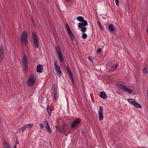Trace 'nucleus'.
<instances>
[{"label": "nucleus", "mask_w": 148, "mask_h": 148, "mask_svg": "<svg viewBox=\"0 0 148 148\" xmlns=\"http://www.w3.org/2000/svg\"><path fill=\"white\" fill-rule=\"evenodd\" d=\"M4 50L2 46H0V63L1 62L3 58Z\"/></svg>", "instance_id": "f8f14e48"}, {"label": "nucleus", "mask_w": 148, "mask_h": 148, "mask_svg": "<svg viewBox=\"0 0 148 148\" xmlns=\"http://www.w3.org/2000/svg\"><path fill=\"white\" fill-rule=\"evenodd\" d=\"M143 73L145 74H147V71L145 68H144L143 71Z\"/></svg>", "instance_id": "c85d7f7f"}, {"label": "nucleus", "mask_w": 148, "mask_h": 148, "mask_svg": "<svg viewBox=\"0 0 148 148\" xmlns=\"http://www.w3.org/2000/svg\"><path fill=\"white\" fill-rule=\"evenodd\" d=\"M45 125H46L45 127H47L48 125L49 126V123H48V122L47 121H45Z\"/></svg>", "instance_id": "473e14b6"}, {"label": "nucleus", "mask_w": 148, "mask_h": 148, "mask_svg": "<svg viewBox=\"0 0 148 148\" xmlns=\"http://www.w3.org/2000/svg\"><path fill=\"white\" fill-rule=\"evenodd\" d=\"M58 57L61 62L64 61V59L62 53L58 54Z\"/></svg>", "instance_id": "5701e85b"}, {"label": "nucleus", "mask_w": 148, "mask_h": 148, "mask_svg": "<svg viewBox=\"0 0 148 148\" xmlns=\"http://www.w3.org/2000/svg\"><path fill=\"white\" fill-rule=\"evenodd\" d=\"M102 49L100 48H99L97 50V53H100Z\"/></svg>", "instance_id": "2f4dec72"}, {"label": "nucleus", "mask_w": 148, "mask_h": 148, "mask_svg": "<svg viewBox=\"0 0 148 148\" xmlns=\"http://www.w3.org/2000/svg\"><path fill=\"white\" fill-rule=\"evenodd\" d=\"M82 37L83 39H85L87 37V35L85 33H83L82 35Z\"/></svg>", "instance_id": "cd10ccee"}, {"label": "nucleus", "mask_w": 148, "mask_h": 148, "mask_svg": "<svg viewBox=\"0 0 148 148\" xmlns=\"http://www.w3.org/2000/svg\"><path fill=\"white\" fill-rule=\"evenodd\" d=\"M56 85L55 84H53L52 86V98L53 101H56V97L57 95V91L56 90Z\"/></svg>", "instance_id": "6e6552de"}, {"label": "nucleus", "mask_w": 148, "mask_h": 148, "mask_svg": "<svg viewBox=\"0 0 148 148\" xmlns=\"http://www.w3.org/2000/svg\"><path fill=\"white\" fill-rule=\"evenodd\" d=\"M23 70L25 71H27L28 68V60L26 56L24 54L23 58Z\"/></svg>", "instance_id": "20e7f679"}, {"label": "nucleus", "mask_w": 148, "mask_h": 148, "mask_svg": "<svg viewBox=\"0 0 148 148\" xmlns=\"http://www.w3.org/2000/svg\"><path fill=\"white\" fill-rule=\"evenodd\" d=\"M117 88L118 89L124 91L125 92H127L129 93H131L132 90L130 89L127 88L126 86L122 85H119L118 86Z\"/></svg>", "instance_id": "423d86ee"}, {"label": "nucleus", "mask_w": 148, "mask_h": 148, "mask_svg": "<svg viewBox=\"0 0 148 148\" xmlns=\"http://www.w3.org/2000/svg\"><path fill=\"white\" fill-rule=\"evenodd\" d=\"M128 101L129 102L131 103L136 107L139 108H142V106L134 99L131 98H129L128 99Z\"/></svg>", "instance_id": "0eeeda50"}, {"label": "nucleus", "mask_w": 148, "mask_h": 148, "mask_svg": "<svg viewBox=\"0 0 148 148\" xmlns=\"http://www.w3.org/2000/svg\"><path fill=\"white\" fill-rule=\"evenodd\" d=\"M81 28V32L84 33L86 32V31L87 30V28L86 27H85V26L84 27H82Z\"/></svg>", "instance_id": "a878e982"}, {"label": "nucleus", "mask_w": 148, "mask_h": 148, "mask_svg": "<svg viewBox=\"0 0 148 148\" xmlns=\"http://www.w3.org/2000/svg\"><path fill=\"white\" fill-rule=\"evenodd\" d=\"M77 19L80 22H82L84 19L83 17L81 16H78L77 17Z\"/></svg>", "instance_id": "393cba45"}, {"label": "nucleus", "mask_w": 148, "mask_h": 148, "mask_svg": "<svg viewBox=\"0 0 148 148\" xmlns=\"http://www.w3.org/2000/svg\"><path fill=\"white\" fill-rule=\"evenodd\" d=\"M3 143L4 146V148H11L7 142L5 141H3Z\"/></svg>", "instance_id": "6ab92c4d"}, {"label": "nucleus", "mask_w": 148, "mask_h": 148, "mask_svg": "<svg viewBox=\"0 0 148 148\" xmlns=\"http://www.w3.org/2000/svg\"><path fill=\"white\" fill-rule=\"evenodd\" d=\"M54 67L58 76L60 77L62 75V71L60 70L59 66L58 65L57 61H54Z\"/></svg>", "instance_id": "39448f33"}, {"label": "nucleus", "mask_w": 148, "mask_h": 148, "mask_svg": "<svg viewBox=\"0 0 148 148\" xmlns=\"http://www.w3.org/2000/svg\"><path fill=\"white\" fill-rule=\"evenodd\" d=\"M147 32L148 34V28L147 29Z\"/></svg>", "instance_id": "58836bf2"}, {"label": "nucleus", "mask_w": 148, "mask_h": 148, "mask_svg": "<svg viewBox=\"0 0 148 148\" xmlns=\"http://www.w3.org/2000/svg\"><path fill=\"white\" fill-rule=\"evenodd\" d=\"M100 96L102 98L105 99L107 97L106 94L104 91H102L100 93Z\"/></svg>", "instance_id": "f3484780"}, {"label": "nucleus", "mask_w": 148, "mask_h": 148, "mask_svg": "<svg viewBox=\"0 0 148 148\" xmlns=\"http://www.w3.org/2000/svg\"><path fill=\"white\" fill-rule=\"evenodd\" d=\"M88 25L87 21L85 20L84 19L82 23H78V27L79 28L82 27L86 26Z\"/></svg>", "instance_id": "4468645a"}, {"label": "nucleus", "mask_w": 148, "mask_h": 148, "mask_svg": "<svg viewBox=\"0 0 148 148\" xmlns=\"http://www.w3.org/2000/svg\"><path fill=\"white\" fill-rule=\"evenodd\" d=\"M118 64H115V66H113V69H116V68L117 67V66H118Z\"/></svg>", "instance_id": "72a5a7b5"}, {"label": "nucleus", "mask_w": 148, "mask_h": 148, "mask_svg": "<svg viewBox=\"0 0 148 148\" xmlns=\"http://www.w3.org/2000/svg\"><path fill=\"white\" fill-rule=\"evenodd\" d=\"M36 79L34 75H31L27 80L26 84L28 87L32 86L36 82Z\"/></svg>", "instance_id": "f03ea898"}, {"label": "nucleus", "mask_w": 148, "mask_h": 148, "mask_svg": "<svg viewBox=\"0 0 148 148\" xmlns=\"http://www.w3.org/2000/svg\"><path fill=\"white\" fill-rule=\"evenodd\" d=\"M97 23L99 26L100 29L102 30L103 29V27L101 26L100 23L99 22V21H98Z\"/></svg>", "instance_id": "bb28decb"}, {"label": "nucleus", "mask_w": 148, "mask_h": 148, "mask_svg": "<svg viewBox=\"0 0 148 148\" xmlns=\"http://www.w3.org/2000/svg\"><path fill=\"white\" fill-rule=\"evenodd\" d=\"M14 148H16V145H14Z\"/></svg>", "instance_id": "4c0bfd02"}, {"label": "nucleus", "mask_w": 148, "mask_h": 148, "mask_svg": "<svg viewBox=\"0 0 148 148\" xmlns=\"http://www.w3.org/2000/svg\"><path fill=\"white\" fill-rule=\"evenodd\" d=\"M32 21L33 23H34V20L33 18H32Z\"/></svg>", "instance_id": "e433bc0d"}, {"label": "nucleus", "mask_w": 148, "mask_h": 148, "mask_svg": "<svg viewBox=\"0 0 148 148\" xmlns=\"http://www.w3.org/2000/svg\"><path fill=\"white\" fill-rule=\"evenodd\" d=\"M40 125L41 128L42 129L43 128L44 126L43 124L41 123L40 124Z\"/></svg>", "instance_id": "f704fd0d"}, {"label": "nucleus", "mask_w": 148, "mask_h": 148, "mask_svg": "<svg viewBox=\"0 0 148 148\" xmlns=\"http://www.w3.org/2000/svg\"><path fill=\"white\" fill-rule=\"evenodd\" d=\"M81 122V120L79 119H77L76 120L74 121L71 125V127L72 128H74L75 126L78 125Z\"/></svg>", "instance_id": "ddd939ff"}, {"label": "nucleus", "mask_w": 148, "mask_h": 148, "mask_svg": "<svg viewBox=\"0 0 148 148\" xmlns=\"http://www.w3.org/2000/svg\"><path fill=\"white\" fill-rule=\"evenodd\" d=\"M28 34L25 31L22 33L20 38V40L22 45H27V39Z\"/></svg>", "instance_id": "f257e3e1"}, {"label": "nucleus", "mask_w": 148, "mask_h": 148, "mask_svg": "<svg viewBox=\"0 0 148 148\" xmlns=\"http://www.w3.org/2000/svg\"><path fill=\"white\" fill-rule=\"evenodd\" d=\"M58 129L59 132L62 133H64L65 131L64 129V126L62 127H58Z\"/></svg>", "instance_id": "412c9836"}, {"label": "nucleus", "mask_w": 148, "mask_h": 148, "mask_svg": "<svg viewBox=\"0 0 148 148\" xmlns=\"http://www.w3.org/2000/svg\"><path fill=\"white\" fill-rule=\"evenodd\" d=\"M43 66L41 64L37 65L36 67V71L38 73L42 72Z\"/></svg>", "instance_id": "2eb2a0df"}, {"label": "nucleus", "mask_w": 148, "mask_h": 148, "mask_svg": "<svg viewBox=\"0 0 148 148\" xmlns=\"http://www.w3.org/2000/svg\"><path fill=\"white\" fill-rule=\"evenodd\" d=\"M32 35L35 47V48H38L39 47V43L37 36L36 35L35 32H32Z\"/></svg>", "instance_id": "7ed1b4c3"}, {"label": "nucleus", "mask_w": 148, "mask_h": 148, "mask_svg": "<svg viewBox=\"0 0 148 148\" xmlns=\"http://www.w3.org/2000/svg\"><path fill=\"white\" fill-rule=\"evenodd\" d=\"M56 49L57 52L58 54L62 53L60 47L58 46H56Z\"/></svg>", "instance_id": "4be33fe9"}, {"label": "nucleus", "mask_w": 148, "mask_h": 148, "mask_svg": "<svg viewBox=\"0 0 148 148\" xmlns=\"http://www.w3.org/2000/svg\"><path fill=\"white\" fill-rule=\"evenodd\" d=\"M103 108L102 106H100L99 110V119L100 121L102 120L103 118Z\"/></svg>", "instance_id": "9b49d317"}, {"label": "nucleus", "mask_w": 148, "mask_h": 148, "mask_svg": "<svg viewBox=\"0 0 148 148\" xmlns=\"http://www.w3.org/2000/svg\"><path fill=\"white\" fill-rule=\"evenodd\" d=\"M19 144V141L18 140H16V143H15V145H16V144Z\"/></svg>", "instance_id": "c9c22d12"}, {"label": "nucleus", "mask_w": 148, "mask_h": 148, "mask_svg": "<svg viewBox=\"0 0 148 148\" xmlns=\"http://www.w3.org/2000/svg\"><path fill=\"white\" fill-rule=\"evenodd\" d=\"M65 25L67 29L69 35L71 40L72 41H74L75 39V37L71 31L69 27L67 24H66Z\"/></svg>", "instance_id": "1a4fd4ad"}, {"label": "nucleus", "mask_w": 148, "mask_h": 148, "mask_svg": "<svg viewBox=\"0 0 148 148\" xmlns=\"http://www.w3.org/2000/svg\"><path fill=\"white\" fill-rule=\"evenodd\" d=\"M109 30L110 32H112L115 29L114 26L112 24H110L108 27Z\"/></svg>", "instance_id": "a211bd4d"}, {"label": "nucleus", "mask_w": 148, "mask_h": 148, "mask_svg": "<svg viewBox=\"0 0 148 148\" xmlns=\"http://www.w3.org/2000/svg\"><path fill=\"white\" fill-rule=\"evenodd\" d=\"M88 59L90 60L91 62H93L92 58L91 56H89L88 57Z\"/></svg>", "instance_id": "c756f323"}, {"label": "nucleus", "mask_w": 148, "mask_h": 148, "mask_svg": "<svg viewBox=\"0 0 148 148\" xmlns=\"http://www.w3.org/2000/svg\"><path fill=\"white\" fill-rule=\"evenodd\" d=\"M45 127L47 130V131L49 133H51V130L50 126H49L48 125L47 127Z\"/></svg>", "instance_id": "b1692460"}, {"label": "nucleus", "mask_w": 148, "mask_h": 148, "mask_svg": "<svg viewBox=\"0 0 148 148\" xmlns=\"http://www.w3.org/2000/svg\"><path fill=\"white\" fill-rule=\"evenodd\" d=\"M33 126V125L32 124L29 123L23 126L22 127L20 128L19 130H21L23 132L24 131L26 130L27 128L29 129L32 128Z\"/></svg>", "instance_id": "9d476101"}, {"label": "nucleus", "mask_w": 148, "mask_h": 148, "mask_svg": "<svg viewBox=\"0 0 148 148\" xmlns=\"http://www.w3.org/2000/svg\"><path fill=\"white\" fill-rule=\"evenodd\" d=\"M115 1L116 5L117 6H118L119 5V0H115Z\"/></svg>", "instance_id": "7c9ffc66"}, {"label": "nucleus", "mask_w": 148, "mask_h": 148, "mask_svg": "<svg viewBox=\"0 0 148 148\" xmlns=\"http://www.w3.org/2000/svg\"><path fill=\"white\" fill-rule=\"evenodd\" d=\"M66 68H67V69L68 72L70 75V77L71 79V81L73 83V84H74V81L73 79V76L72 75L71 72L69 67L68 66L66 67Z\"/></svg>", "instance_id": "dca6fc26"}, {"label": "nucleus", "mask_w": 148, "mask_h": 148, "mask_svg": "<svg viewBox=\"0 0 148 148\" xmlns=\"http://www.w3.org/2000/svg\"><path fill=\"white\" fill-rule=\"evenodd\" d=\"M66 1L67 2H69V1H70L71 0H66Z\"/></svg>", "instance_id": "ea45409f"}, {"label": "nucleus", "mask_w": 148, "mask_h": 148, "mask_svg": "<svg viewBox=\"0 0 148 148\" xmlns=\"http://www.w3.org/2000/svg\"><path fill=\"white\" fill-rule=\"evenodd\" d=\"M47 110L48 113V114L50 116L51 114L52 110H51V108L49 106H48L47 107Z\"/></svg>", "instance_id": "aec40b11"}]
</instances>
